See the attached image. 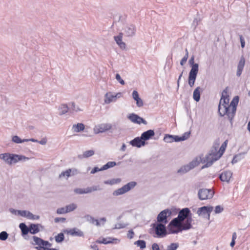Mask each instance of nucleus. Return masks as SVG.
<instances>
[{"label": "nucleus", "mask_w": 250, "mask_h": 250, "mask_svg": "<svg viewBox=\"0 0 250 250\" xmlns=\"http://www.w3.org/2000/svg\"><path fill=\"white\" fill-rule=\"evenodd\" d=\"M229 101L227 90H223L218 105V112L220 116L227 115L230 120H232L236 112L238 97H235L230 104Z\"/></svg>", "instance_id": "1"}, {"label": "nucleus", "mask_w": 250, "mask_h": 250, "mask_svg": "<svg viewBox=\"0 0 250 250\" xmlns=\"http://www.w3.org/2000/svg\"><path fill=\"white\" fill-rule=\"evenodd\" d=\"M227 143L228 140H226L222 144L219 150V141H216L214 143L213 148L211 150L210 153L207 155V164L202 167V169L210 167L214 162L218 160L222 156L226 148Z\"/></svg>", "instance_id": "2"}, {"label": "nucleus", "mask_w": 250, "mask_h": 250, "mask_svg": "<svg viewBox=\"0 0 250 250\" xmlns=\"http://www.w3.org/2000/svg\"><path fill=\"white\" fill-rule=\"evenodd\" d=\"M191 228L190 218L186 220L184 224H181L177 219H173L167 227V234L178 233L183 230H188Z\"/></svg>", "instance_id": "3"}, {"label": "nucleus", "mask_w": 250, "mask_h": 250, "mask_svg": "<svg viewBox=\"0 0 250 250\" xmlns=\"http://www.w3.org/2000/svg\"><path fill=\"white\" fill-rule=\"evenodd\" d=\"M194 56H192L188 62L191 68L189 72L188 83L191 87H193L194 85L199 71V64L194 63Z\"/></svg>", "instance_id": "4"}, {"label": "nucleus", "mask_w": 250, "mask_h": 250, "mask_svg": "<svg viewBox=\"0 0 250 250\" xmlns=\"http://www.w3.org/2000/svg\"><path fill=\"white\" fill-rule=\"evenodd\" d=\"M190 135V131L185 132L182 136L166 134L164 137V141L167 143H171L173 142L183 141L188 139Z\"/></svg>", "instance_id": "5"}, {"label": "nucleus", "mask_w": 250, "mask_h": 250, "mask_svg": "<svg viewBox=\"0 0 250 250\" xmlns=\"http://www.w3.org/2000/svg\"><path fill=\"white\" fill-rule=\"evenodd\" d=\"M116 128L117 127L115 125H113L109 123H103L95 125L93 128V132L95 134H97Z\"/></svg>", "instance_id": "6"}, {"label": "nucleus", "mask_w": 250, "mask_h": 250, "mask_svg": "<svg viewBox=\"0 0 250 250\" xmlns=\"http://www.w3.org/2000/svg\"><path fill=\"white\" fill-rule=\"evenodd\" d=\"M189 218H190L191 223L192 221L191 213L189 209L186 208L181 210L178 213V217L174 219H177L181 224H184L185 222L184 220H188Z\"/></svg>", "instance_id": "7"}, {"label": "nucleus", "mask_w": 250, "mask_h": 250, "mask_svg": "<svg viewBox=\"0 0 250 250\" xmlns=\"http://www.w3.org/2000/svg\"><path fill=\"white\" fill-rule=\"evenodd\" d=\"M122 96V93L121 92L115 93L111 91H108L104 94V103L106 104H108L111 103L115 102L117 99L120 98Z\"/></svg>", "instance_id": "8"}, {"label": "nucleus", "mask_w": 250, "mask_h": 250, "mask_svg": "<svg viewBox=\"0 0 250 250\" xmlns=\"http://www.w3.org/2000/svg\"><path fill=\"white\" fill-rule=\"evenodd\" d=\"M136 185V183L135 182H130L124 186L123 187L114 191L112 194L113 196H116L122 195L129 191L130 189L135 187Z\"/></svg>", "instance_id": "9"}, {"label": "nucleus", "mask_w": 250, "mask_h": 250, "mask_svg": "<svg viewBox=\"0 0 250 250\" xmlns=\"http://www.w3.org/2000/svg\"><path fill=\"white\" fill-rule=\"evenodd\" d=\"M154 230L156 237L158 238L164 237L167 234V229L165 224L162 223L154 225Z\"/></svg>", "instance_id": "10"}, {"label": "nucleus", "mask_w": 250, "mask_h": 250, "mask_svg": "<svg viewBox=\"0 0 250 250\" xmlns=\"http://www.w3.org/2000/svg\"><path fill=\"white\" fill-rule=\"evenodd\" d=\"M213 209V207L212 206H204L198 209L197 213L199 216L209 220L210 214Z\"/></svg>", "instance_id": "11"}, {"label": "nucleus", "mask_w": 250, "mask_h": 250, "mask_svg": "<svg viewBox=\"0 0 250 250\" xmlns=\"http://www.w3.org/2000/svg\"><path fill=\"white\" fill-rule=\"evenodd\" d=\"M171 215V211L168 209H166L161 211L157 216V221L159 223H164L165 224L167 223V218L170 217Z\"/></svg>", "instance_id": "12"}, {"label": "nucleus", "mask_w": 250, "mask_h": 250, "mask_svg": "<svg viewBox=\"0 0 250 250\" xmlns=\"http://www.w3.org/2000/svg\"><path fill=\"white\" fill-rule=\"evenodd\" d=\"M214 194V192L211 189H201L198 191V197L200 200L211 199Z\"/></svg>", "instance_id": "13"}, {"label": "nucleus", "mask_w": 250, "mask_h": 250, "mask_svg": "<svg viewBox=\"0 0 250 250\" xmlns=\"http://www.w3.org/2000/svg\"><path fill=\"white\" fill-rule=\"evenodd\" d=\"M10 166L14 165L20 161H26L29 160V158L22 155L10 153Z\"/></svg>", "instance_id": "14"}, {"label": "nucleus", "mask_w": 250, "mask_h": 250, "mask_svg": "<svg viewBox=\"0 0 250 250\" xmlns=\"http://www.w3.org/2000/svg\"><path fill=\"white\" fill-rule=\"evenodd\" d=\"M200 163L207 164V156L205 157H202L201 155L195 157L188 165L192 169L198 166Z\"/></svg>", "instance_id": "15"}, {"label": "nucleus", "mask_w": 250, "mask_h": 250, "mask_svg": "<svg viewBox=\"0 0 250 250\" xmlns=\"http://www.w3.org/2000/svg\"><path fill=\"white\" fill-rule=\"evenodd\" d=\"M123 31L125 36L130 37L135 35L136 28L134 25L128 24L124 27Z\"/></svg>", "instance_id": "16"}, {"label": "nucleus", "mask_w": 250, "mask_h": 250, "mask_svg": "<svg viewBox=\"0 0 250 250\" xmlns=\"http://www.w3.org/2000/svg\"><path fill=\"white\" fill-rule=\"evenodd\" d=\"M99 188L97 186H93L92 187H88L85 188H77L74 189V192L76 194H82L91 193L92 191H95L99 190Z\"/></svg>", "instance_id": "17"}, {"label": "nucleus", "mask_w": 250, "mask_h": 250, "mask_svg": "<svg viewBox=\"0 0 250 250\" xmlns=\"http://www.w3.org/2000/svg\"><path fill=\"white\" fill-rule=\"evenodd\" d=\"M128 118L133 123L140 124L143 123L146 125L147 122L142 118L139 117L137 115L132 113L128 116Z\"/></svg>", "instance_id": "18"}, {"label": "nucleus", "mask_w": 250, "mask_h": 250, "mask_svg": "<svg viewBox=\"0 0 250 250\" xmlns=\"http://www.w3.org/2000/svg\"><path fill=\"white\" fill-rule=\"evenodd\" d=\"M33 240L34 242V244L35 245H37L39 246L38 247H37L36 248L38 250H58L56 249H54V248L50 249V248H45L44 247H42V244L43 240L38 237L33 236Z\"/></svg>", "instance_id": "19"}, {"label": "nucleus", "mask_w": 250, "mask_h": 250, "mask_svg": "<svg viewBox=\"0 0 250 250\" xmlns=\"http://www.w3.org/2000/svg\"><path fill=\"white\" fill-rule=\"evenodd\" d=\"M232 173L231 171H225L219 176V178L222 182L229 183L232 178Z\"/></svg>", "instance_id": "20"}, {"label": "nucleus", "mask_w": 250, "mask_h": 250, "mask_svg": "<svg viewBox=\"0 0 250 250\" xmlns=\"http://www.w3.org/2000/svg\"><path fill=\"white\" fill-rule=\"evenodd\" d=\"M123 33H120L119 34L116 36L114 37V40L117 43V44L119 46V47L122 49H125L126 47L125 43L123 42Z\"/></svg>", "instance_id": "21"}, {"label": "nucleus", "mask_w": 250, "mask_h": 250, "mask_svg": "<svg viewBox=\"0 0 250 250\" xmlns=\"http://www.w3.org/2000/svg\"><path fill=\"white\" fill-rule=\"evenodd\" d=\"M245 64V59L243 56L241 57V59L238 62L237 67L236 75L240 77L243 71L244 67Z\"/></svg>", "instance_id": "22"}, {"label": "nucleus", "mask_w": 250, "mask_h": 250, "mask_svg": "<svg viewBox=\"0 0 250 250\" xmlns=\"http://www.w3.org/2000/svg\"><path fill=\"white\" fill-rule=\"evenodd\" d=\"M130 144L133 146H136L137 147H140L142 146L145 145L146 143L143 139H141V137H136L130 142Z\"/></svg>", "instance_id": "23"}, {"label": "nucleus", "mask_w": 250, "mask_h": 250, "mask_svg": "<svg viewBox=\"0 0 250 250\" xmlns=\"http://www.w3.org/2000/svg\"><path fill=\"white\" fill-rule=\"evenodd\" d=\"M133 99L136 102L138 107H142L144 105L143 100L139 97V94L136 90H134L132 94Z\"/></svg>", "instance_id": "24"}, {"label": "nucleus", "mask_w": 250, "mask_h": 250, "mask_svg": "<svg viewBox=\"0 0 250 250\" xmlns=\"http://www.w3.org/2000/svg\"><path fill=\"white\" fill-rule=\"evenodd\" d=\"M119 242V240L118 239L112 238H102V239L98 240L96 241V242L98 243L104 244H107L109 243H117Z\"/></svg>", "instance_id": "25"}, {"label": "nucleus", "mask_w": 250, "mask_h": 250, "mask_svg": "<svg viewBox=\"0 0 250 250\" xmlns=\"http://www.w3.org/2000/svg\"><path fill=\"white\" fill-rule=\"evenodd\" d=\"M57 110L59 115H62L68 112L69 107L66 104H61L57 107Z\"/></svg>", "instance_id": "26"}, {"label": "nucleus", "mask_w": 250, "mask_h": 250, "mask_svg": "<svg viewBox=\"0 0 250 250\" xmlns=\"http://www.w3.org/2000/svg\"><path fill=\"white\" fill-rule=\"evenodd\" d=\"M155 133L153 130H148L146 131L143 132L141 135V139L144 141L148 140L150 139L152 137L154 136Z\"/></svg>", "instance_id": "27"}, {"label": "nucleus", "mask_w": 250, "mask_h": 250, "mask_svg": "<svg viewBox=\"0 0 250 250\" xmlns=\"http://www.w3.org/2000/svg\"><path fill=\"white\" fill-rule=\"evenodd\" d=\"M22 217H26L30 220H38L40 219V216L34 215L29 211L23 210Z\"/></svg>", "instance_id": "28"}, {"label": "nucleus", "mask_w": 250, "mask_h": 250, "mask_svg": "<svg viewBox=\"0 0 250 250\" xmlns=\"http://www.w3.org/2000/svg\"><path fill=\"white\" fill-rule=\"evenodd\" d=\"M85 126L83 123H78L72 125V129L73 132L78 133L84 130Z\"/></svg>", "instance_id": "29"}, {"label": "nucleus", "mask_w": 250, "mask_h": 250, "mask_svg": "<svg viewBox=\"0 0 250 250\" xmlns=\"http://www.w3.org/2000/svg\"><path fill=\"white\" fill-rule=\"evenodd\" d=\"M10 153H4L0 154V159L5 164L10 166Z\"/></svg>", "instance_id": "30"}, {"label": "nucleus", "mask_w": 250, "mask_h": 250, "mask_svg": "<svg viewBox=\"0 0 250 250\" xmlns=\"http://www.w3.org/2000/svg\"><path fill=\"white\" fill-rule=\"evenodd\" d=\"M39 227H42L40 224H31L29 226V232L36 234L40 231Z\"/></svg>", "instance_id": "31"}, {"label": "nucleus", "mask_w": 250, "mask_h": 250, "mask_svg": "<svg viewBox=\"0 0 250 250\" xmlns=\"http://www.w3.org/2000/svg\"><path fill=\"white\" fill-rule=\"evenodd\" d=\"M202 89L198 86L195 88L193 93V98L196 102H199L200 99V93Z\"/></svg>", "instance_id": "32"}, {"label": "nucleus", "mask_w": 250, "mask_h": 250, "mask_svg": "<svg viewBox=\"0 0 250 250\" xmlns=\"http://www.w3.org/2000/svg\"><path fill=\"white\" fill-rule=\"evenodd\" d=\"M67 232L72 236H83V233L82 231L76 228L71 229Z\"/></svg>", "instance_id": "33"}, {"label": "nucleus", "mask_w": 250, "mask_h": 250, "mask_svg": "<svg viewBox=\"0 0 250 250\" xmlns=\"http://www.w3.org/2000/svg\"><path fill=\"white\" fill-rule=\"evenodd\" d=\"M191 168L188 164L181 167L177 171V173L180 174H183L191 170Z\"/></svg>", "instance_id": "34"}, {"label": "nucleus", "mask_w": 250, "mask_h": 250, "mask_svg": "<svg viewBox=\"0 0 250 250\" xmlns=\"http://www.w3.org/2000/svg\"><path fill=\"white\" fill-rule=\"evenodd\" d=\"M11 141L15 144H21L24 142H27L26 139H21L17 135H14L12 137Z\"/></svg>", "instance_id": "35"}, {"label": "nucleus", "mask_w": 250, "mask_h": 250, "mask_svg": "<svg viewBox=\"0 0 250 250\" xmlns=\"http://www.w3.org/2000/svg\"><path fill=\"white\" fill-rule=\"evenodd\" d=\"M19 227L21 229L23 235H26L28 232H29V227H27L24 223H21L19 225Z\"/></svg>", "instance_id": "36"}, {"label": "nucleus", "mask_w": 250, "mask_h": 250, "mask_svg": "<svg viewBox=\"0 0 250 250\" xmlns=\"http://www.w3.org/2000/svg\"><path fill=\"white\" fill-rule=\"evenodd\" d=\"M95 154V151L93 150H86L83 152V154L80 156L82 158H86L93 156Z\"/></svg>", "instance_id": "37"}, {"label": "nucleus", "mask_w": 250, "mask_h": 250, "mask_svg": "<svg viewBox=\"0 0 250 250\" xmlns=\"http://www.w3.org/2000/svg\"><path fill=\"white\" fill-rule=\"evenodd\" d=\"M71 172L72 169L71 168L62 172V173L59 175V178H62L65 177H66L67 178L69 177L71 175Z\"/></svg>", "instance_id": "38"}, {"label": "nucleus", "mask_w": 250, "mask_h": 250, "mask_svg": "<svg viewBox=\"0 0 250 250\" xmlns=\"http://www.w3.org/2000/svg\"><path fill=\"white\" fill-rule=\"evenodd\" d=\"M77 208V205L75 203H72L69 205H68L66 206V210L67 213L72 211L76 209Z\"/></svg>", "instance_id": "39"}, {"label": "nucleus", "mask_w": 250, "mask_h": 250, "mask_svg": "<svg viewBox=\"0 0 250 250\" xmlns=\"http://www.w3.org/2000/svg\"><path fill=\"white\" fill-rule=\"evenodd\" d=\"M116 165V163L115 162H108L106 164L102 167V169L106 170L108 168L113 167Z\"/></svg>", "instance_id": "40"}, {"label": "nucleus", "mask_w": 250, "mask_h": 250, "mask_svg": "<svg viewBox=\"0 0 250 250\" xmlns=\"http://www.w3.org/2000/svg\"><path fill=\"white\" fill-rule=\"evenodd\" d=\"M9 211L13 214L20 215L22 217L23 210H16L14 208H11L9 209Z\"/></svg>", "instance_id": "41"}, {"label": "nucleus", "mask_w": 250, "mask_h": 250, "mask_svg": "<svg viewBox=\"0 0 250 250\" xmlns=\"http://www.w3.org/2000/svg\"><path fill=\"white\" fill-rule=\"evenodd\" d=\"M55 239L57 243L62 242L64 240V234L62 233L58 234L55 236Z\"/></svg>", "instance_id": "42"}, {"label": "nucleus", "mask_w": 250, "mask_h": 250, "mask_svg": "<svg viewBox=\"0 0 250 250\" xmlns=\"http://www.w3.org/2000/svg\"><path fill=\"white\" fill-rule=\"evenodd\" d=\"M179 247L178 243H171L170 245L167 246V250H176Z\"/></svg>", "instance_id": "43"}, {"label": "nucleus", "mask_w": 250, "mask_h": 250, "mask_svg": "<svg viewBox=\"0 0 250 250\" xmlns=\"http://www.w3.org/2000/svg\"><path fill=\"white\" fill-rule=\"evenodd\" d=\"M135 244L139 247L141 249H144L146 248V242L144 240H138Z\"/></svg>", "instance_id": "44"}, {"label": "nucleus", "mask_w": 250, "mask_h": 250, "mask_svg": "<svg viewBox=\"0 0 250 250\" xmlns=\"http://www.w3.org/2000/svg\"><path fill=\"white\" fill-rule=\"evenodd\" d=\"M87 220L89 221L91 223L95 224L97 226H100L99 222L98 220L94 219L90 216H87Z\"/></svg>", "instance_id": "45"}, {"label": "nucleus", "mask_w": 250, "mask_h": 250, "mask_svg": "<svg viewBox=\"0 0 250 250\" xmlns=\"http://www.w3.org/2000/svg\"><path fill=\"white\" fill-rule=\"evenodd\" d=\"M115 79L121 85L125 84L124 80L121 78L119 74L117 73L116 74Z\"/></svg>", "instance_id": "46"}, {"label": "nucleus", "mask_w": 250, "mask_h": 250, "mask_svg": "<svg viewBox=\"0 0 250 250\" xmlns=\"http://www.w3.org/2000/svg\"><path fill=\"white\" fill-rule=\"evenodd\" d=\"M8 234L6 231H2L0 233V240L4 241L7 239Z\"/></svg>", "instance_id": "47"}, {"label": "nucleus", "mask_w": 250, "mask_h": 250, "mask_svg": "<svg viewBox=\"0 0 250 250\" xmlns=\"http://www.w3.org/2000/svg\"><path fill=\"white\" fill-rule=\"evenodd\" d=\"M223 210V208L222 206L218 205L215 207L214 211L215 214H218L222 212Z\"/></svg>", "instance_id": "48"}, {"label": "nucleus", "mask_w": 250, "mask_h": 250, "mask_svg": "<svg viewBox=\"0 0 250 250\" xmlns=\"http://www.w3.org/2000/svg\"><path fill=\"white\" fill-rule=\"evenodd\" d=\"M57 213L58 214H64L67 213L66 207L65 208H58L57 210Z\"/></svg>", "instance_id": "49"}, {"label": "nucleus", "mask_w": 250, "mask_h": 250, "mask_svg": "<svg viewBox=\"0 0 250 250\" xmlns=\"http://www.w3.org/2000/svg\"><path fill=\"white\" fill-rule=\"evenodd\" d=\"M127 224H122V223H118L115 225L114 229H120L122 228H124L127 226Z\"/></svg>", "instance_id": "50"}, {"label": "nucleus", "mask_w": 250, "mask_h": 250, "mask_svg": "<svg viewBox=\"0 0 250 250\" xmlns=\"http://www.w3.org/2000/svg\"><path fill=\"white\" fill-rule=\"evenodd\" d=\"M72 109L73 111H76V112L83 111L82 109L80 108L78 106L75 105L74 103L72 104Z\"/></svg>", "instance_id": "51"}, {"label": "nucleus", "mask_w": 250, "mask_h": 250, "mask_svg": "<svg viewBox=\"0 0 250 250\" xmlns=\"http://www.w3.org/2000/svg\"><path fill=\"white\" fill-rule=\"evenodd\" d=\"M188 59V57L187 54H185L184 57L182 59V60L180 61V64L182 66H183L186 63Z\"/></svg>", "instance_id": "52"}, {"label": "nucleus", "mask_w": 250, "mask_h": 250, "mask_svg": "<svg viewBox=\"0 0 250 250\" xmlns=\"http://www.w3.org/2000/svg\"><path fill=\"white\" fill-rule=\"evenodd\" d=\"M104 170V169H102V167L101 168H99L98 167H94L93 169L91 171L90 173L91 174H94L98 171Z\"/></svg>", "instance_id": "53"}, {"label": "nucleus", "mask_w": 250, "mask_h": 250, "mask_svg": "<svg viewBox=\"0 0 250 250\" xmlns=\"http://www.w3.org/2000/svg\"><path fill=\"white\" fill-rule=\"evenodd\" d=\"M239 38H240V42H241V46L242 48H244L245 45V40L242 35H240L239 36Z\"/></svg>", "instance_id": "54"}, {"label": "nucleus", "mask_w": 250, "mask_h": 250, "mask_svg": "<svg viewBox=\"0 0 250 250\" xmlns=\"http://www.w3.org/2000/svg\"><path fill=\"white\" fill-rule=\"evenodd\" d=\"M51 244L50 243H49L48 241L43 240L42 247H44V246H48L49 247H51Z\"/></svg>", "instance_id": "55"}, {"label": "nucleus", "mask_w": 250, "mask_h": 250, "mask_svg": "<svg viewBox=\"0 0 250 250\" xmlns=\"http://www.w3.org/2000/svg\"><path fill=\"white\" fill-rule=\"evenodd\" d=\"M152 250H160L158 245L156 243H154L152 246Z\"/></svg>", "instance_id": "56"}, {"label": "nucleus", "mask_w": 250, "mask_h": 250, "mask_svg": "<svg viewBox=\"0 0 250 250\" xmlns=\"http://www.w3.org/2000/svg\"><path fill=\"white\" fill-rule=\"evenodd\" d=\"M65 218H56L54 220L56 223L59 222L60 221L64 222L65 221Z\"/></svg>", "instance_id": "57"}, {"label": "nucleus", "mask_w": 250, "mask_h": 250, "mask_svg": "<svg viewBox=\"0 0 250 250\" xmlns=\"http://www.w3.org/2000/svg\"><path fill=\"white\" fill-rule=\"evenodd\" d=\"M47 143V139L46 138H43L41 140L39 141V143L42 145H45Z\"/></svg>", "instance_id": "58"}, {"label": "nucleus", "mask_w": 250, "mask_h": 250, "mask_svg": "<svg viewBox=\"0 0 250 250\" xmlns=\"http://www.w3.org/2000/svg\"><path fill=\"white\" fill-rule=\"evenodd\" d=\"M134 235V232L132 230H130L128 231V232L127 233V237L128 238L131 239L132 238Z\"/></svg>", "instance_id": "59"}, {"label": "nucleus", "mask_w": 250, "mask_h": 250, "mask_svg": "<svg viewBox=\"0 0 250 250\" xmlns=\"http://www.w3.org/2000/svg\"><path fill=\"white\" fill-rule=\"evenodd\" d=\"M104 183L105 184L113 185L116 183V182L114 180H112L110 181H105L104 182Z\"/></svg>", "instance_id": "60"}, {"label": "nucleus", "mask_w": 250, "mask_h": 250, "mask_svg": "<svg viewBox=\"0 0 250 250\" xmlns=\"http://www.w3.org/2000/svg\"><path fill=\"white\" fill-rule=\"evenodd\" d=\"M26 139H27V140H28L27 142L31 141V142H33L39 143V141H38L36 139H33V138Z\"/></svg>", "instance_id": "61"}, {"label": "nucleus", "mask_w": 250, "mask_h": 250, "mask_svg": "<svg viewBox=\"0 0 250 250\" xmlns=\"http://www.w3.org/2000/svg\"><path fill=\"white\" fill-rule=\"evenodd\" d=\"M237 158H238V156H235V157L233 158V159H232V164L236 163L237 162V161H238V160H237Z\"/></svg>", "instance_id": "62"}, {"label": "nucleus", "mask_w": 250, "mask_h": 250, "mask_svg": "<svg viewBox=\"0 0 250 250\" xmlns=\"http://www.w3.org/2000/svg\"><path fill=\"white\" fill-rule=\"evenodd\" d=\"M237 238V234L236 232H233L232 236V240H235Z\"/></svg>", "instance_id": "63"}, {"label": "nucleus", "mask_w": 250, "mask_h": 250, "mask_svg": "<svg viewBox=\"0 0 250 250\" xmlns=\"http://www.w3.org/2000/svg\"><path fill=\"white\" fill-rule=\"evenodd\" d=\"M91 248L93 250H99V249L97 247V245H91Z\"/></svg>", "instance_id": "64"}]
</instances>
